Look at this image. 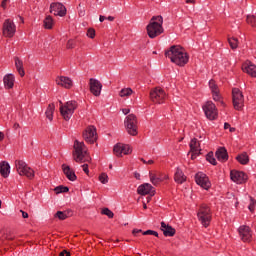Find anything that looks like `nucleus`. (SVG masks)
I'll use <instances>...</instances> for the list:
<instances>
[{"label":"nucleus","instance_id":"obj_1","mask_svg":"<svg viewBox=\"0 0 256 256\" xmlns=\"http://www.w3.org/2000/svg\"><path fill=\"white\" fill-rule=\"evenodd\" d=\"M165 56L178 67H185L189 63V55L185 49L179 45H173L165 52Z\"/></svg>","mask_w":256,"mask_h":256},{"label":"nucleus","instance_id":"obj_2","mask_svg":"<svg viewBox=\"0 0 256 256\" xmlns=\"http://www.w3.org/2000/svg\"><path fill=\"white\" fill-rule=\"evenodd\" d=\"M72 155L76 163H89V161H91L85 143L80 142L79 140L74 141V151L72 152Z\"/></svg>","mask_w":256,"mask_h":256},{"label":"nucleus","instance_id":"obj_3","mask_svg":"<svg viewBox=\"0 0 256 256\" xmlns=\"http://www.w3.org/2000/svg\"><path fill=\"white\" fill-rule=\"evenodd\" d=\"M146 29L148 37H150V39H155V37H159V35L163 33V16H153Z\"/></svg>","mask_w":256,"mask_h":256},{"label":"nucleus","instance_id":"obj_4","mask_svg":"<svg viewBox=\"0 0 256 256\" xmlns=\"http://www.w3.org/2000/svg\"><path fill=\"white\" fill-rule=\"evenodd\" d=\"M60 104V113L65 119V121H69L71 117H73V113H75V109H77V102L75 101H68L65 104L63 102H59Z\"/></svg>","mask_w":256,"mask_h":256},{"label":"nucleus","instance_id":"obj_5","mask_svg":"<svg viewBox=\"0 0 256 256\" xmlns=\"http://www.w3.org/2000/svg\"><path fill=\"white\" fill-rule=\"evenodd\" d=\"M198 219L203 227L211 225V208L207 204H202L198 210Z\"/></svg>","mask_w":256,"mask_h":256},{"label":"nucleus","instance_id":"obj_6","mask_svg":"<svg viewBox=\"0 0 256 256\" xmlns=\"http://www.w3.org/2000/svg\"><path fill=\"white\" fill-rule=\"evenodd\" d=\"M150 99L153 103L161 105V103H165L167 93H165V90L161 88H154L150 91Z\"/></svg>","mask_w":256,"mask_h":256},{"label":"nucleus","instance_id":"obj_7","mask_svg":"<svg viewBox=\"0 0 256 256\" xmlns=\"http://www.w3.org/2000/svg\"><path fill=\"white\" fill-rule=\"evenodd\" d=\"M15 167L19 175H24L25 177H28V179H33V170L29 166H27V163H25V161L16 160Z\"/></svg>","mask_w":256,"mask_h":256},{"label":"nucleus","instance_id":"obj_8","mask_svg":"<svg viewBox=\"0 0 256 256\" xmlns=\"http://www.w3.org/2000/svg\"><path fill=\"white\" fill-rule=\"evenodd\" d=\"M124 125L129 135H137V116L130 114L125 118Z\"/></svg>","mask_w":256,"mask_h":256},{"label":"nucleus","instance_id":"obj_9","mask_svg":"<svg viewBox=\"0 0 256 256\" xmlns=\"http://www.w3.org/2000/svg\"><path fill=\"white\" fill-rule=\"evenodd\" d=\"M17 32V26H15V23L11 19H6L3 23L2 33L4 37H8L11 39V37H15V33Z\"/></svg>","mask_w":256,"mask_h":256},{"label":"nucleus","instance_id":"obj_10","mask_svg":"<svg viewBox=\"0 0 256 256\" xmlns=\"http://www.w3.org/2000/svg\"><path fill=\"white\" fill-rule=\"evenodd\" d=\"M232 99H233L234 109H236V111H241L245 103V100L243 98V93H241V90H239L238 88H234L232 90Z\"/></svg>","mask_w":256,"mask_h":256},{"label":"nucleus","instance_id":"obj_11","mask_svg":"<svg viewBox=\"0 0 256 256\" xmlns=\"http://www.w3.org/2000/svg\"><path fill=\"white\" fill-rule=\"evenodd\" d=\"M203 111L210 121H214V119H217V107L214 105L213 102L208 101L204 106H203Z\"/></svg>","mask_w":256,"mask_h":256},{"label":"nucleus","instance_id":"obj_12","mask_svg":"<svg viewBox=\"0 0 256 256\" xmlns=\"http://www.w3.org/2000/svg\"><path fill=\"white\" fill-rule=\"evenodd\" d=\"M83 139L87 143H95L97 141V128L95 126H88L83 132Z\"/></svg>","mask_w":256,"mask_h":256},{"label":"nucleus","instance_id":"obj_13","mask_svg":"<svg viewBox=\"0 0 256 256\" xmlns=\"http://www.w3.org/2000/svg\"><path fill=\"white\" fill-rule=\"evenodd\" d=\"M195 181L197 185H200L202 189H209L211 187V182L209 181V178L207 175L203 172H198L195 176Z\"/></svg>","mask_w":256,"mask_h":256},{"label":"nucleus","instance_id":"obj_14","mask_svg":"<svg viewBox=\"0 0 256 256\" xmlns=\"http://www.w3.org/2000/svg\"><path fill=\"white\" fill-rule=\"evenodd\" d=\"M50 13L59 17H65L67 15V8L61 3H52L50 5Z\"/></svg>","mask_w":256,"mask_h":256},{"label":"nucleus","instance_id":"obj_15","mask_svg":"<svg viewBox=\"0 0 256 256\" xmlns=\"http://www.w3.org/2000/svg\"><path fill=\"white\" fill-rule=\"evenodd\" d=\"M230 179L234 182L237 183L238 185H241L245 183V180L247 179V174L241 171L237 170H232L230 172Z\"/></svg>","mask_w":256,"mask_h":256},{"label":"nucleus","instance_id":"obj_16","mask_svg":"<svg viewBox=\"0 0 256 256\" xmlns=\"http://www.w3.org/2000/svg\"><path fill=\"white\" fill-rule=\"evenodd\" d=\"M114 153L117 157H121V155H129L131 153V146L127 144H116L114 146Z\"/></svg>","mask_w":256,"mask_h":256},{"label":"nucleus","instance_id":"obj_17","mask_svg":"<svg viewBox=\"0 0 256 256\" xmlns=\"http://www.w3.org/2000/svg\"><path fill=\"white\" fill-rule=\"evenodd\" d=\"M89 85L91 93L94 94L95 97H99V95H101V89H103L101 82L97 79L91 78Z\"/></svg>","mask_w":256,"mask_h":256},{"label":"nucleus","instance_id":"obj_18","mask_svg":"<svg viewBox=\"0 0 256 256\" xmlns=\"http://www.w3.org/2000/svg\"><path fill=\"white\" fill-rule=\"evenodd\" d=\"M137 193L138 195H155V189L153 188V186H151V184L149 183H145L142 184L138 187L137 189Z\"/></svg>","mask_w":256,"mask_h":256},{"label":"nucleus","instance_id":"obj_19","mask_svg":"<svg viewBox=\"0 0 256 256\" xmlns=\"http://www.w3.org/2000/svg\"><path fill=\"white\" fill-rule=\"evenodd\" d=\"M239 235L244 242L251 241L253 234L251 233V228L249 226H241L239 228Z\"/></svg>","mask_w":256,"mask_h":256},{"label":"nucleus","instance_id":"obj_20","mask_svg":"<svg viewBox=\"0 0 256 256\" xmlns=\"http://www.w3.org/2000/svg\"><path fill=\"white\" fill-rule=\"evenodd\" d=\"M56 83L61 87H64V89H71L73 87V80L65 76H58L56 78Z\"/></svg>","mask_w":256,"mask_h":256},{"label":"nucleus","instance_id":"obj_21","mask_svg":"<svg viewBox=\"0 0 256 256\" xmlns=\"http://www.w3.org/2000/svg\"><path fill=\"white\" fill-rule=\"evenodd\" d=\"M242 71H244V73H247L251 77H256V65L251 63V61H246L242 65Z\"/></svg>","mask_w":256,"mask_h":256},{"label":"nucleus","instance_id":"obj_22","mask_svg":"<svg viewBox=\"0 0 256 256\" xmlns=\"http://www.w3.org/2000/svg\"><path fill=\"white\" fill-rule=\"evenodd\" d=\"M190 149L192 152L191 159H197L199 152L201 151L199 141L196 138H193L190 142Z\"/></svg>","mask_w":256,"mask_h":256},{"label":"nucleus","instance_id":"obj_23","mask_svg":"<svg viewBox=\"0 0 256 256\" xmlns=\"http://www.w3.org/2000/svg\"><path fill=\"white\" fill-rule=\"evenodd\" d=\"M62 171H63L64 175H66L67 179H69V181L77 180V175H75V172L73 170H71V167H69L68 165L63 164Z\"/></svg>","mask_w":256,"mask_h":256},{"label":"nucleus","instance_id":"obj_24","mask_svg":"<svg viewBox=\"0 0 256 256\" xmlns=\"http://www.w3.org/2000/svg\"><path fill=\"white\" fill-rule=\"evenodd\" d=\"M0 173L4 179L9 177V174L11 173V166L9 165V162L3 161L0 163Z\"/></svg>","mask_w":256,"mask_h":256},{"label":"nucleus","instance_id":"obj_25","mask_svg":"<svg viewBox=\"0 0 256 256\" xmlns=\"http://www.w3.org/2000/svg\"><path fill=\"white\" fill-rule=\"evenodd\" d=\"M5 89H13L15 85V76L13 74H7L3 78Z\"/></svg>","mask_w":256,"mask_h":256},{"label":"nucleus","instance_id":"obj_26","mask_svg":"<svg viewBox=\"0 0 256 256\" xmlns=\"http://www.w3.org/2000/svg\"><path fill=\"white\" fill-rule=\"evenodd\" d=\"M161 231H163L165 237H173L175 235V229L165 222H161Z\"/></svg>","mask_w":256,"mask_h":256},{"label":"nucleus","instance_id":"obj_27","mask_svg":"<svg viewBox=\"0 0 256 256\" xmlns=\"http://www.w3.org/2000/svg\"><path fill=\"white\" fill-rule=\"evenodd\" d=\"M150 181L155 186L159 185L164 179H169L168 176L162 177L160 174L149 173Z\"/></svg>","mask_w":256,"mask_h":256},{"label":"nucleus","instance_id":"obj_28","mask_svg":"<svg viewBox=\"0 0 256 256\" xmlns=\"http://www.w3.org/2000/svg\"><path fill=\"white\" fill-rule=\"evenodd\" d=\"M216 157L218 161H222V162L227 161V159H229V155L227 154V149H225L224 147L219 148L216 151Z\"/></svg>","mask_w":256,"mask_h":256},{"label":"nucleus","instance_id":"obj_29","mask_svg":"<svg viewBox=\"0 0 256 256\" xmlns=\"http://www.w3.org/2000/svg\"><path fill=\"white\" fill-rule=\"evenodd\" d=\"M174 179L176 181V183H185V181L187 180V177H185V174H183V171H181V169H177L174 175Z\"/></svg>","mask_w":256,"mask_h":256},{"label":"nucleus","instance_id":"obj_30","mask_svg":"<svg viewBox=\"0 0 256 256\" xmlns=\"http://www.w3.org/2000/svg\"><path fill=\"white\" fill-rule=\"evenodd\" d=\"M15 67L20 75V77H25V70L23 69V61L18 57L15 58Z\"/></svg>","mask_w":256,"mask_h":256},{"label":"nucleus","instance_id":"obj_31","mask_svg":"<svg viewBox=\"0 0 256 256\" xmlns=\"http://www.w3.org/2000/svg\"><path fill=\"white\" fill-rule=\"evenodd\" d=\"M236 160L238 161V163H240L241 165H247V163H249V155H247V152H243L242 154H239L236 157Z\"/></svg>","mask_w":256,"mask_h":256},{"label":"nucleus","instance_id":"obj_32","mask_svg":"<svg viewBox=\"0 0 256 256\" xmlns=\"http://www.w3.org/2000/svg\"><path fill=\"white\" fill-rule=\"evenodd\" d=\"M45 113L47 119H49V121H53V113H55V104H49Z\"/></svg>","mask_w":256,"mask_h":256},{"label":"nucleus","instance_id":"obj_33","mask_svg":"<svg viewBox=\"0 0 256 256\" xmlns=\"http://www.w3.org/2000/svg\"><path fill=\"white\" fill-rule=\"evenodd\" d=\"M44 27L45 29H53V18L51 16L44 19Z\"/></svg>","mask_w":256,"mask_h":256},{"label":"nucleus","instance_id":"obj_34","mask_svg":"<svg viewBox=\"0 0 256 256\" xmlns=\"http://www.w3.org/2000/svg\"><path fill=\"white\" fill-rule=\"evenodd\" d=\"M228 43H229L231 49H237V47L239 45V40H237V38H235V37L228 38Z\"/></svg>","mask_w":256,"mask_h":256},{"label":"nucleus","instance_id":"obj_35","mask_svg":"<svg viewBox=\"0 0 256 256\" xmlns=\"http://www.w3.org/2000/svg\"><path fill=\"white\" fill-rule=\"evenodd\" d=\"M55 217H58V219H60V221H65V219L67 217H69V212L58 211L55 214Z\"/></svg>","mask_w":256,"mask_h":256},{"label":"nucleus","instance_id":"obj_36","mask_svg":"<svg viewBox=\"0 0 256 256\" xmlns=\"http://www.w3.org/2000/svg\"><path fill=\"white\" fill-rule=\"evenodd\" d=\"M133 94V90L131 88H124L120 91V97H129V95Z\"/></svg>","mask_w":256,"mask_h":256},{"label":"nucleus","instance_id":"obj_37","mask_svg":"<svg viewBox=\"0 0 256 256\" xmlns=\"http://www.w3.org/2000/svg\"><path fill=\"white\" fill-rule=\"evenodd\" d=\"M54 191L57 195H59V193H68L69 187H67V186H58V187L54 188Z\"/></svg>","mask_w":256,"mask_h":256},{"label":"nucleus","instance_id":"obj_38","mask_svg":"<svg viewBox=\"0 0 256 256\" xmlns=\"http://www.w3.org/2000/svg\"><path fill=\"white\" fill-rule=\"evenodd\" d=\"M247 23L251 25V27H256V16L255 15H248L247 16Z\"/></svg>","mask_w":256,"mask_h":256},{"label":"nucleus","instance_id":"obj_39","mask_svg":"<svg viewBox=\"0 0 256 256\" xmlns=\"http://www.w3.org/2000/svg\"><path fill=\"white\" fill-rule=\"evenodd\" d=\"M99 181L103 184V185H107V183H109V176L105 173H102L99 176Z\"/></svg>","mask_w":256,"mask_h":256},{"label":"nucleus","instance_id":"obj_40","mask_svg":"<svg viewBox=\"0 0 256 256\" xmlns=\"http://www.w3.org/2000/svg\"><path fill=\"white\" fill-rule=\"evenodd\" d=\"M102 214L109 217V219H113V217H114L113 211L109 210V208H104L102 210Z\"/></svg>","mask_w":256,"mask_h":256},{"label":"nucleus","instance_id":"obj_41","mask_svg":"<svg viewBox=\"0 0 256 256\" xmlns=\"http://www.w3.org/2000/svg\"><path fill=\"white\" fill-rule=\"evenodd\" d=\"M78 15L79 17H85V7L81 4L78 5Z\"/></svg>","mask_w":256,"mask_h":256},{"label":"nucleus","instance_id":"obj_42","mask_svg":"<svg viewBox=\"0 0 256 256\" xmlns=\"http://www.w3.org/2000/svg\"><path fill=\"white\" fill-rule=\"evenodd\" d=\"M209 87H210V89H211L212 92L218 91L217 85L215 84V81H213V80H210V81H209Z\"/></svg>","mask_w":256,"mask_h":256},{"label":"nucleus","instance_id":"obj_43","mask_svg":"<svg viewBox=\"0 0 256 256\" xmlns=\"http://www.w3.org/2000/svg\"><path fill=\"white\" fill-rule=\"evenodd\" d=\"M143 235H154V237H159V233H157V231H153V230L144 231Z\"/></svg>","mask_w":256,"mask_h":256},{"label":"nucleus","instance_id":"obj_44","mask_svg":"<svg viewBox=\"0 0 256 256\" xmlns=\"http://www.w3.org/2000/svg\"><path fill=\"white\" fill-rule=\"evenodd\" d=\"M255 205H256V201L253 198H250V204L248 206V209L250 211H255Z\"/></svg>","mask_w":256,"mask_h":256},{"label":"nucleus","instance_id":"obj_45","mask_svg":"<svg viewBox=\"0 0 256 256\" xmlns=\"http://www.w3.org/2000/svg\"><path fill=\"white\" fill-rule=\"evenodd\" d=\"M87 37H90V39L95 38V29L89 28L87 31Z\"/></svg>","mask_w":256,"mask_h":256},{"label":"nucleus","instance_id":"obj_46","mask_svg":"<svg viewBox=\"0 0 256 256\" xmlns=\"http://www.w3.org/2000/svg\"><path fill=\"white\" fill-rule=\"evenodd\" d=\"M207 161H209V163H211L212 165H217V160H215V158L211 156V154H208Z\"/></svg>","mask_w":256,"mask_h":256},{"label":"nucleus","instance_id":"obj_47","mask_svg":"<svg viewBox=\"0 0 256 256\" xmlns=\"http://www.w3.org/2000/svg\"><path fill=\"white\" fill-rule=\"evenodd\" d=\"M214 101H219L221 99V96L219 95V90H216V92H212Z\"/></svg>","mask_w":256,"mask_h":256},{"label":"nucleus","instance_id":"obj_48","mask_svg":"<svg viewBox=\"0 0 256 256\" xmlns=\"http://www.w3.org/2000/svg\"><path fill=\"white\" fill-rule=\"evenodd\" d=\"M82 169L84 173H86V175H89V165L87 164L82 165Z\"/></svg>","mask_w":256,"mask_h":256},{"label":"nucleus","instance_id":"obj_49","mask_svg":"<svg viewBox=\"0 0 256 256\" xmlns=\"http://www.w3.org/2000/svg\"><path fill=\"white\" fill-rule=\"evenodd\" d=\"M20 213H22V217L23 219H29V213L23 211V210H20Z\"/></svg>","mask_w":256,"mask_h":256},{"label":"nucleus","instance_id":"obj_50","mask_svg":"<svg viewBox=\"0 0 256 256\" xmlns=\"http://www.w3.org/2000/svg\"><path fill=\"white\" fill-rule=\"evenodd\" d=\"M7 3H9V0H3L1 3L2 9H7Z\"/></svg>","mask_w":256,"mask_h":256},{"label":"nucleus","instance_id":"obj_51","mask_svg":"<svg viewBox=\"0 0 256 256\" xmlns=\"http://www.w3.org/2000/svg\"><path fill=\"white\" fill-rule=\"evenodd\" d=\"M137 233H143V230H141V229H134V230L132 231V234H133L135 237H137Z\"/></svg>","mask_w":256,"mask_h":256},{"label":"nucleus","instance_id":"obj_52","mask_svg":"<svg viewBox=\"0 0 256 256\" xmlns=\"http://www.w3.org/2000/svg\"><path fill=\"white\" fill-rule=\"evenodd\" d=\"M67 48L68 49H73V40H69L67 43Z\"/></svg>","mask_w":256,"mask_h":256},{"label":"nucleus","instance_id":"obj_53","mask_svg":"<svg viewBox=\"0 0 256 256\" xmlns=\"http://www.w3.org/2000/svg\"><path fill=\"white\" fill-rule=\"evenodd\" d=\"M130 111L131 110L129 108L122 109V113H124V115H129Z\"/></svg>","mask_w":256,"mask_h":256},{"label":"nucleus","instance_id":"obj_54","mask_svg":"<svg viewBox=\"0 0 256 256\" xmlns=\"http://www.w3.org/2000/svg\"><path fill=\"white\" fill-rule=\"evenodd\" d=\"M134 177H135V179H141V174H139L138 172H135L134 173Z\"/></svg>","mask_w":256,"mask_h":256},{"label":"nucleus","instance_id":"obj_55","mask_svg":"<svg viewBox=\"0 0 256 256\" xmlns=\"http://www.w3.org/2000/svg\"><path fill=\"white\" fill-rule=\"evenodd\" d=\"M105 19H107L105 16L100 15V17H99L100 23H103V21H105Z\"/></svg>","mask_w":256,"mask_h":256},{"label":"nucleus","instance_id":"obj_56","mask_svg":"<svg viewBox=\"0 0 256 256\" xmlns=\"http://www.w3.org/2000/svg\"><path fill=\"white\" fill-rule=\"evenodd\" d=\"M224 129H231V125L229 123L224 124Z\"/></svg>","mask_w":256,"mask_h":256},{"label":"nucleus","instance_id":"obj_57","mask_svg":"<svg viewBox=\"0 0 256 256\" xmlns=\"http://www.w3.org/2000/svg\"><path fill=\"white\" fill-rule=\"evenodd\" d=\"M5 139V134L3 132H0V141H3Z\"/></svg>","mask_w":256,"mask_h":256},{"label":"nucleus","instance_id":"obj_58","mask_svg":"<svg viewBox=\"0 0 256 256\" xmlns=\"http://www.w3.org/2000/svg\"><path fill=\"white\" fill-rule=\"evenodd\" d=\"M106 19H107L108 21H115V17H113V16H108Z\"/></svg>","mask_w":256,"mask_h":256},{"label":"nucleus","instance_id":"obj_59","mask_svg":"<svg viewBox=\"0 0 256 256\" xmlns=\"http://www.w3.org/2000/svg\"><path fill=\"white\" fill-rule=\"evenodd\" d=\"M13 129H19V123H15V124L13 125Z\"/></svg>","mask_w":256,"mask_h":256},{"label":"nucleus","instance_id":"obj_60","mask_svg":"<svg viewBox=\"0 0 256 256\" xmlns=\"http://www.w3.org/2000/svg\"><path fill=\"white\" fill-rule=\"evenodd\" d=\"M146 165H153V160H149Z\"/></svg>","mask_w":256,"mask_h":256},{"label":"nucleus","instance_id":"obj_61","mask_svg":"<svg viewBox=\"0 0 256 256\" xmlns=\"http://www.w3.org/2000/svg\"><path fill=\"white\" fill-rule=\"evenodd\" d=\"M66 254H65V250L64 251H62V252H60V254H59V256H65Z\"/></svg>","mask_w":256,"mask_h":256},{"label":"nucleus","instance_id":"obj_62","mask_svg":"<svg viewBox=\"0 0 256 256\" xmlns=\"http://www.w3.org/2000/svg\"><path fill=\"white\" fill-rule=\"evenodd\" d=\"M186 3H195V0H186Z\"/></svg>","mask_w":256,"mask_h":256},{"label":"nucleus","instance_id":"obj_63","mask_svg":"<svg viewBox=\"0 0 256 256\" xmlns=\"http://www.w3.org/2000/svg\"><path fill=\"white\" fill-rule=\"evenodd\" d=\"M141 161H142V163H144L145 165H147V161H146L145 159L141 158Z\"/></svg>","mask_w":256,"mask_h":256},{"label":"nucleus","instance_id":"obj_64","mask_svg":"<svg viewBox=\"0 0 256 256\" xmlns=\"http://www.w3.org/2000/svg\"><path fill=\"white\" fill-rule=\"evenodd\" d=\"M65 255L66 256H71V253L67 252V250H65Z\"/></svg>","mask_w":256,"mask_h":256}]
</instances>
